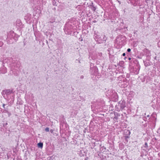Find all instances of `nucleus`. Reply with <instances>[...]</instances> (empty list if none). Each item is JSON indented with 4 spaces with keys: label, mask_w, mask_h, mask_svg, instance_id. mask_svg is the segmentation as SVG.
<instances>
[{
    "label": "nucleus",
    "mask_w": 160,
    "mask_h": 160,
    "mask_svg": "<svg viewBox=\"0 0 160 160\" xmlns=\"http://www.w3.org/2000/svg\"><path fill=\"white\" fill-rule=\"evenodd\" d=\"M74 22L72 19H69L65 24L63 30L65 33L71 35L74 31Z\"/></svg>",
    "instance_id": "1"
},
{
    "label": "nucleus",
    "mask_w": 160,
    "mask_h": 160,
    "mask_svg": "<svg viewBox=\"0 0 160 160\" xmlns=\"http://www.w3.org/2000/svg\"><path fill=\"white\" fill-rule=\"evenodd\" d=\"M132 65L129 66L130 72L135 74H138L140 68V66L138 61L135 59H133Z\"/></svg>",
    "instance_id": "2"
},
{
    "label": "nucleus",
    "mask_w": 160,
    "mask_h": 160,
    "mask_svg": "<svg viewBox=\"0 0 160 160\" xmlns=\"http://www.w3.org/2000/svg\"><path fill=\"white\" fill-rule=\"evenodd\" d=\"M93 38L97 42V43L101 44L105 43L107 38L105 35L102 36L101 37L100 35L98 34L96 32L94 33Z\"/></svg>",
    "instance_id": "3"
},
{
    "label": "nucleus",
    "mask_w": 160,
    "mask_h": 160,
    "mask_svg": "<svg viewBox=\"0 0 160 160\" xmlns=\"http://www.w3.org/2000/svg\"><path fill=\"white\" fill-rule=\"evenodd\" d=\"M60 124V130L65 129L67 128V124L64 116L62 115L61 116L59 120Z\"/></svg>",
    "instance_id": "4"
},
{
    "label": "nucleus",
    "mask_w": 160,
    "mask_h": 160,
    "mask_svg": "<svg viewBox=\"0 0 160 160\" xmlns=\"http://www.w3.org/2000/svg\"><path fill=\"white\" fill-rule=\"evenodd\" d=\"M10 65L11 69H15L16 70H18L20 67V63L18 61H14Z\"/></svg>",
    "instance_id": "5"
},
{
    "label": "nucleus",
    "mask_w": 160,
    "mask_h": 160,
    "mask_svg": "<svg viewBox=\"0 0 160 160\" xmlns=\"http://www.w3.org/2000/svg\"><path fill=\"white\" fill-rule=\"evenodd\" d=\"M13 93L12 89H7L3 90L2 92L3 95H6V96L10 95Z\"/></svg>",
    "instance_id": "6"
},
{
    "label": "nucleus",
    "mask_w": 160,
    "mask_h": 160,
    "mask_svg": "<svg viewBox=\"0 0 160 160\" xmlns=\"http://www.w3.org/2000/svg\"><path fill=\"white\" fill-rule=\"evenodd\" d=\"M143 52L146 57V58L149 59V58H150L151 54L150 51L146 48H145L143 50Z\"/></svg>",
    "instance_id": "7"
},
{
    "label": "nucleus",
    "mask_w": 160,
    "mask_h": 160,
    "mask_svg": "<svg viewBox=\"0 0 160 160\" xmlns=\"http://www.w3.org/2000/svg\"><path fill=\"white\" fill-rule=\"evenodd\" d=\"M122 109H123L126 107V103L124 100H121L118 103Z\"/></svg>",
    "instance_id": "8"
},
{
    "label": "nucleus",
    "mask_w": 160,
    "mask_h": 160,
    "mask_svg": "<svg viewBox=\"0 0 160 160\" xmlns=\"http://www.w3.org/2000/svg\"><path fill=\"white\" fill-rule=\"evenodd\" d=\"M91 74L96 76L98 74V70L97 67H94L90 70Z\"/></svg>",
    "instance_id": "9"
},
{
    "label": "nucleus",
    "mask_w": 160,
    "mask_h": 160,
    "mask_svg": "<svg viewBox=\"0 0 160 160\" xmlns=\"http://www.w3.org/2000/svg\"><path fill=\"white\" fill-rule=\"evenodd\" d=\"M15 35V33L13 31L10 32L7 35V38L8 39H13Z\"/></svg>",
    "instance_id": "10"
},
{
    "label": "nucleus",
    "mask_w": 160,
    "mask_h": 160,
    "mask_svg": "<svg viewBox=\"0 0 160 160\" xmlns=\"http://www.w3.org/2000/svg\"><path fill=\"white\" fill-rule=\"evenodd\" d=\"M149 59H148L147 58L145 60H143V62L144 63V66L145 67H148L151 65V62L150 61V59L151 58H149Z\"/></svg>",
    "instance_id": "11"
},
{
    "label": "nucleus",
    "mask_w": 160,
    "mask_h": 160,
    "mask_svg": "<svg viewBox=\"0 0 160 160\" xmlns=\"http://www.w3.org/2000/svg\"><path fill=\"white\" fill-rule=\"evenodd\" d=\"M126 133H127V135L124 136V140L126 142V143H127L128 142V139L130 137V132L129 131L127 130Z\"/></svg>",
    "instance_id": "12"
},
{
    "label": "nucleus",
    "mask_w": 160,
    "mask_h": 160,
    "mask_svg": "<svg viewBox=\"0 0 160 160\" xmlns=\"http://www.w3.org/2000/svg\"><path fill=\"white\" fill-rule=\"evenodd\" d=\"M18 70H16L15 69H11L10 72L11 74H13L15 76L18 75Z\"/></svg>",
    "instance_id": "13"
},
{
    "label": "nucleus",
    "mask_w": 160,
    "mask_h": 160,
    "mask_svg": "<svg viewBox=\"0 0 160 160\" xmlns=\"http://www.w3.org/2000/svg\"><path fill=\"white\" fill-rule=\"evenodd\" d=\"M7 72V69L6 67H2L0 68V73L2 74H5Z\"/></svg>",
    "instance_id": "14"
},
{
    "label": "nucleus",
    "mask_w": 160,
    "mask_h": 160,
    "mask_svg": "<svg viewBox=\"0 0 160 160\" xmlns=\"http://www.w3.org/2000/svg\"><path fill=\"white\" fill-rule=\"evenodd\" d=\"M31 15L29 14H27L25 17V19L27 21H29L31 18Z\"/></svg>",
    "instance_id": "15"
},
{
    "label": "nucleus",
    "mask_w": 160,
    "mask_h": 160,
    "mask_svg": "<svg viewBox=\"0 0 160 160\" xmlns=\"http://www.w3.org/2000/svg\"><path fill=\"white\" fill-rule=\"evenodd\" d=\"M115 110L119 112L121 110H122V109L119 106V105L118 104V105H117L115 107Z\"/></svg>",
    "instance_id": "16"
},
{
    "label": "nucleus",
    "mask_w": 160,
    "mask_h": 160,
    "mask_svg": "<svg viewBox=\"0 0 160 160\" xmlns=\"http://www.w3.org/2000/svg\"><path fill=\"white\" fill-rule=\"evenodd\" d=\"M114 120H117L118 118V116H120V114L117 112H115L114 113Z\"/></svg>",
    "instance_id": "17"
},
{
    "label": "nucleus",
    "mask_w": 160,
    "mask_h": 160,
    "mask_svg": "<svg viewBox=\"0 0 160 160\" xmlns=\"http://www.w3.org/2000/svg\"><path fill=\"white\" fill-rule=\"evenodd\" d=\"M31 2V3H32L34 5L37 4L38 3V2L39 1V0H30Z\"/></svg>",
    "instance_id": "18"
},
{
    "label": "nucleus",
    "mask_w": 160,
    "mask_h": 160,
    "mask_svg": "<svg viewBox=\"0 0 160 160\" xmlns=\"http://www.w3.org/2000/svg\"><path fill=\"white\" fill-rule=\"evenodd\" d=\"M130 2V3L134 6H136V2L137 0H129Z\"/></svg>",
    "instance_id": "19"
},
{
    "label": "nucleus",
    "mask_w": 160,
    "mask_h": 160,
    "mask_svg": "<svg viewBox=\"0 0 160 160\" xmlns=\"http://www.w3.org/2000/svg\"><path fill=\"white\" fill-rule=\"evenodd\" d=\"M122 84L121 86L122 87L124 88L126 87L128 85V84L127 83H126L124 82H122Z\"/></svg>",
    "instance_id": "20"
},
{
    "label": "nucleus",
    "mask_w": 160,
    "mask_h": 160,
    "mask_svg": "<svg viewBox=\"0 0 160 160\" xmlns=\"http://www.w3.org/2000/svg\"><path fill=\"white\" fill-rule=\"evenodd\" d=\"M121 36H119L117 38V39L116 40V42L117 43H118V42H120V40H121Z\"/></svg>",
    "instance_id": "21"
},
{
    "label": "nucleus",
    "mask_w": 160,
    "mask_h": 160,
    "mask_svg": "<svg viewBox=\"0 0 160 160\" xmlns=\"http://www.w3.org/2000/svg\"><path fill=\"white\" fill-rule=\"evenodd\" d=\"M43 146V144L42 142H40L38 143V146L39 148H42Z\"/></svg>",
    "instance_id": "22"
},
{
    "label": "nucleus",
    "mask_w": 160,
    "mask_h": 160,
    "mask_svg": "<svg viewBox=\"0 0 160 160\" xmlns=\"http://www.w3.org/2000/svg\"><path fill=\"white\" fill-rule=\"evenodd\" d=\"M137 5H141V2L140 0H137L136 2V6Z\"/></svg>",
    "instance_id": "23"
},
{
    "label": "nucleus",
    "mask_w": 160,
    "mask_h": 160,
    "mask_svg": "<svg viewBox=\"0 0 160 160\" xmlns=\"http://www.w3.org/2000/svg\"><path fill=\"white\" fill-rule=\"evenodd\" d=\"M93 3H92V5L91 6L92 7L91 8V9L93 11H95L96 9V8L93 5Z\"/></svg>",
    "instance_id": "24"
},
{
    "label": "nucleus",
    "mask_w": 160,
    "mask_h": 160,
    "mask_svg": "<svg viewBox=\"0 0 160 160\" xmlns=\"http://www.w3.org/2000/svg\"><path fill=\"white\" fill-rule=\"evenodd\" d=\"M18 35L15 33V35L13 39L16 41L18 39Z\"/></svg>",
    "instance_id": "25"
},
{
    "label": "nucleus",
    "mask_w": 160,
    "mask_h": 160,
    "mask_svg": "<svg viewBox=\"0 0 160 160\" xmlns=\"http://www.w3.org/2000/svg\"><path fill=\"white\" fill-rule=\"evenodd\" d=\"M94 67H96L94 66L93 64L92 63H91L90 64V70H91V69L93 68H94Z\"/></svg>",
    "instance_id": "26"
},
{
    "label": "nucleus",
    "mask_w": 160,
    "mask_h": 160,
    "mask_svg": "<svg viewBox=\"0 0 160 160\" xmlns=\"http://www.w3.org/2000/svg\"><path fill=\"white\" fill-rule=\"evenodd\" d=\"M8 110L7 109H4L2 112V113H8Z\"/></svg>",
    "instance_id": "27"
},
{
    "label": "nucleus",
    "mask_w": 160,
    "mask_h": 160,
    "mask_svg": "<svg viewBox=\"0 0 160 160\" xmlns=\"http://www.w3.org/2000/svg\"><path fill=\"white\" fill-rule=\"evenodd\" d=\"M143 119L145 121H146L147 120V118L146 117H143Z\"/></svg>",
    "instance_id": "28"
},
{
    "label": "nucleus",
    "mask_w": 160,
    "mask_h": 160,
    "mask_svg": "<svg viewBox=\"0 0 160 160\" xmlns=\"http://www.w3.org/2000/svg\"><path fill=\"white\" fill-rule=\"evenodd\" d=\"M45 131L46 132H48L49 131V128L48 127H47L45 129Z\"/></svg>",
    "instance_id": "29"
},
{
    "label": "nucleus",
    "mask_w": 160,
    "mask_h": 160,
    "mask_svg": "<svg viewBox=\"0 0 160 160\" xmlns=\"http://www.w3.org/2000/svg\"><path fill=\"white\" fill-rule=\"evenodd\" d=\"M38 32H35L34 33V35L36 37L37 36H38Z\"/></svg>",
    "instance_id": "30"
},
{
    "label": "nucleus",
    "mask_w": 160,
    "mask_h": 160,
    "mask_svg": "<svg viewBox=\"0 0 160 160\" xmlns=\"http://www.w3.org/2000/svg\"><path fill=\"white\" fill-rule=\"evenodd\" d=\"M3 45V42L1 41H0V47H2Z\"/></svg>",
    "instance_id": "31"
},
{
    "label": "nucleus",
    "mask_w": 160,
    "mask_h": 160,
    "mask_svg": "<svg viewBox=\"0 0 160 160\" xmlns=\"http://www.w3.org/2000/svg\"><path fill=\"white\" fill-rule=\"evenodd\" d=\"M17 22L18 24L20 25L21 24V21L20 20H18L17 21Z\"/></svg>",
    "instance_id": "32"
},
{
    "label": "nucleus",
    "mask_w": 160,
    "mask_h": 160,
    "mask_svg": "<svg viewBox=\"0 0 160 160\" xmlns=\"http://www.w3.org/2000/svg\"><path fill=\"white\" fill-rule=\"evenodd\" d=\"M144 145H145V147L147 148L148 147V144L147 142H145V143Z\"/></svg>",
    "instance_id": "33"
},
{
    "label": "nucleus",
    "mask_w": 160,
    "mask_h": 160,
    "mask_svg": "<svg viewBox=\"0 0 160 160\" xmlns=\"http://www.w3.org/2000/svg\"><path fill=\"white\" fill-rule=\"evenodd\" d=\"M158 47L160 48V40L158 42Z\"/></svg>",
    "instance_id": "34"
},
{
    "label": "nucleus",
    "mask_w": 160,
    "mask_h": 160,
    "mask_svg": "<svg viewBox=\"0 0 160 160\" xmlns=\"http://www.w3.org/2000/svg\"><path fill=\"white\" fill-rule=\"evenodd\" d=\"M127 52H131V49H130V48H128V49H127Z\"/></svg>",
    "instance_id": "35"
},
{
    "label": "nucleus",
    "mask_w": 160,
    "mask_h": 160,
    "mask_svg": "<svg viewBox=\"0 0 160 160\" xmlns=\"http://www.w3.org/2000/svg\"><path fill=\"white\" fill-rule=\"evenodd\" d=\"M8 113V117H10V116L11 115V113L8 112V113Z\"/></svg>",
    "instance_id": "36"
},
{
    "label": "nucleus",
    "mask_w": 160,
    "mask_h": 160,
    "mask_svg": "<svg viewBox=\"0 0 160 160\" xmlns=\"http://www.w3.org/2000/svg\"><path fill=\"white\" fill-rule=\"evenodd\" d=\"M115 98H117V93L115 92Z\"/></svg>",
    "instance_id": "37"
},
{
    "label": "nucleus",
    "mask_w": 160,
    "mask_h": 160,
    "mask_svg": "<svg viewBox=\"0 0 160 160\" xmlns=\"http://www.w3.org/2000/svg\"><path fill=\"white\" fill-rule=\"evenodd\" d=\"M54 131V130L53 129H51L50 130V132L51 133H53Z\"/></svg>",
    "instance_id": "38"
},
{
    "label": "nucleus",
    "mask_w": 160,
    "mask_h": 160,
    "mask_svg": "<svg viewBox=\"0 0 160 160\" xmlns=\"http://www.w3.org/2000/svg\"><path fill=\"white\" fill-rule=\"evenodd\" d=\"M8 124V123L6 122L5 124H4L3 126L4 127H5L6 126V125Z\"/></svg>",
    "instance_id": "39"
},
{
    "label": "nucleus",
    "mask_w": 160,
    "mask_h": 160,
    "mask_svg": "<svg viewBox=\"0 0 160 160\" xmlns=\"http://www.w3.org/2000/svg\"><path fill=\"white\" fill-rule=\"evenodd\" d=\"M84 78V76L83 75L81 76L80 77V78L81 79H83Z\"/></svg>",
    "instance_id": "40"
},
{
    "label": "nucleus",
    "mask_w": 160,
    "mask_h": 160,
    "mask_svg": "<svg viewBox=\"0 0 160 160\" xmlns=\"http://www.w3.org/2000/svg\"><path fill=\"white\" fill-rule=\"evenodd\" d=\"M5 104H3V105H2V106H3V108L4 109H5Z\"/></svg>",
    "instance_id": "41"
},
{
    "label": "nucleus",
    "mask_w": 160,
    "mask_h": 160,
    "mask_svg": "<svg viewBox=\"0 0 160 160\" xmlns=\"http://www.w3.org/2000/svg\"><path fill=\"white\" fill-rule=\"evenodd\" d=\"M122 55L123 56H125V55H126V54L125 53H123V54H122Z\"/></svg>",
    "instance_id": "42"
},
{
    "label": "nucleus",
    "mask_w": 160,
    "mask_h": 160,
    "mask_svg": "<svg viewBox=\"0 0 160 160\" xmlns=\"http://www.w3.org/2000/svg\"><path fill=\"white\" fill-rule=\"evenodd\" d=\"M117 0L118 1V2H119V4H121V2L120 1H118V0Z\"/></svg>",
    "instance_id": "43"
},
{
    "label": "nucleus",
    "mask_w": 160,
    "mask_h": 160,
    "mask_svg": "<svg viewBox=\"0 0 160 160\" xmlns=\"http://www.w3.org/2000/svg\"><path fill=\"white\" fill-rule=\"evenodd\" d=\"M137 58H139V59H141L142 58L140 57H139V56H137Z\"/></svg>",
    "instance_id": "44"
},
{
    "label": "nucleus",
    "mask_w": 160,
    "mask_h": 160,
    "mask_svg": "<svg viewBox=\"0 0 160 160\" xmlns=\"http://www.w3.org/2000/svg\"><path fill=\"white\" fill-rule=\"evenodd\" d=\"M88 159V157L86 158H85L84 160H87Z\"/></svg>",
    "instance_id": "45"
},
{
    "label": "nucleus",
    "mask_w": 160,
    "mask_h": 160,
    "mask_svg": "<svg viewBox=\"0 0 160 160\" xmlns=\"http://www.w3.org/2000/svg\"><path fill=\"white\" fill-rule=\"evenodd\" d=\"M147 118H149V117H150V115H147Z\"/></svg>",
    "instance_id": "46"
},
{
    "label": "nucleus",
    "mask_w": 160,
    "mask_h": 160,
    "mask_svg": "<svg viewBox=\"0 0 160 160\" xmlns=\"http://www.w3.org/2000/svg\"><path fill=\"white\" fill-rule=\"evenodd\" d=\"M153 125H154V127L155 126V123L153 122Z\"/></svg>",
    "instance_id": "47"
},
{
    "label": "nucleus",
    "mask_w": 160,
    "mask_h": 160,
    "mask_svg": "<svg viewBox=\"0 0 160 160\" xmlns=\"http://www.w3.org/2000/svg\"><path fill=\"white\" fill-rule=\"evenodd\" d=\"M145 1H146V2L147 3H148V2L147 1H148V0H145Z\"/></svg>",
    "instance_id": "48"
},
{
    "label": "nucleus",
    "mask_w": 160,
    "mask_h": 160,
    "mask_svg": "<svg viewBox=\"0 0 160 160\" xmlns=\"http://www.w3.org/2000/svg\"><path fill=\"white\" fill-rule=\"evenodd\" d=\"M129 60H130L131 59V58H129Z\"/></svg>",
    "instance_id": "49"
},
{
    "label": "nucleus",
    "mask_w": 160,
    "mask_h": 160,
    "mask_svg": "<svg viewBox=\"0 0 160 160\" xmlns=\"http://www.w3.org/2000/svg\"><path fill=\"white\" fill-rule=\"evenodd\" d=\"M50 22H51V23H53V22H51V21H50Z\"/></svg>",
    "instance_id": "50"
},
{
    "label": "nucleus",
    "mask_w": 160,
    "mask_h": 160,
    "mask_svg": "<svg viewBox=\"0 0 160 160\" xmlns=\"http://www.w3.org/2000/svg\"><path fill=\"white\" fill-rule=\"evenodd\" d=\"M134 34H135V33H136V32H134Z\"/></svg>",
    "instance_id": "51"
}]
</instances>
